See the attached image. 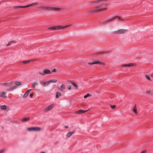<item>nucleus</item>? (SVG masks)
<instances>
[{
	"label": "nucleus",
	"mask_w": 153,
	"mask_h": 153,
	"mask_svg": "<svg viewBox=\"0 0 153 153\" xmlns=\"http://www.w3.org/2000/svg\"><path fill=\"white\" fill-rule=\"evenodd\" d=\"M39 8H42L46 10H55V11H59L60 10V8L55 7H45V6H40L39 7Z\"/></svg>",
	"instance_id": "1"
},
{
	"label": "nucleus",
	"mask_w": 153,
	"mask_h": 153,
	"mask_svg": "<svg viewBox=\"0 0 153 153\" xmlns=\"http://www.w3.org/2000/svg\"><path fill=\"white\" fill-rule=\"evenodd\" d=\"M29 131H38L41 130V128L39 127H31L27 128Z\"/></svg>",
	"instance_id": "2"
},
{
	"label": "nucleus",
	"mask_w": 153,
	"mask_h": 153,
	"mask_svg": "<svg viewBox=\"0 0 153 153\" xmlns=\"http://www.w3.org/2000/svg\"><path fill=\"white\" fill-rule=\"evenodd\" d=\"M38 3L37 2H35V3H32L31 4L27 5L25 6H15L14 7V8H25L26 7H29L30 6H33L34 5H35L38 4Z\"/></svg>",
	"instance_id": "3"
},
{
	"label": "nucleus",
	"mask_w": 153,
	"mask_h": 153,
	"mask_svg": "<svg viewBox=\"0 0 153 153\" xmlns=\"http://www.w3.org/2000/svg\"><path fill=\"white\" fill-rule=\"evenodd\" d=\"M13 84V81H12L10 83L8 82H4V83H1L0 85L3 86H6L8 87H10L11 85H12Z\"/></svg>",
	"instance_id": "4"
},
{
	"label": "nucleus",
	"mask_w": 153,
	"mask_h": 153,
	"mask_svg": "<svg viewBox=\"0 0 153 153\" xmlns=\"http://www.w3.org/2000/svg\"><path fill=\"white\" fill-rule=\"evenodd\" d=\"M89 110V109H88V110H80L78 111H75V114H81L82 113L87 112Z\"/></svg>",
	"instance_id": "5"
},
{
	"label": "nucleus",
	"mask_w": 153,
	"mask_h": 153,
	"mask_svg": "<svg viewBox=\"0 0 153 153\" xmlns=\"http://www.w3.org/2000/svg\"><path fill=\"white\" fill-rule=\"evenodd\" d=\"M127 31V30L121 29L115 32V33L116 34L123 33H126Z\"/></svg>",
	"instance_id": "6"
},
{
	"label": "nucleus",
	"mask_w": 153,
	"mask_h": 153,
	"mask_svg": "<svg viewBox=\"0 0 153 153\" xmlns=\"http://www.w3.org/2000/svg\"><path fill=\"white\" fill-rule=\"evenodd\" d=\"M53 107V105H50L49 106L46 108H45L44 110V112H46L49 111V110L52 109Z\"/></svg>",
	"instance_id": "7"
},
{
	"label": "nucleus",
	"mask_w": 153,
	"mask_h": 153,
	"mask_svg": "<svg viewBox=\"0 0 153 153\" xmlns=\"http://www.w3.org/2000/svg\"><path fill=\"white\" fill-rule=\"evenodd\" d=\"M136 65L135 63H131L127 64H124L122 65V67H131V66H136Z\"/></svg>",
	"instance_id": "8"
},
{
	"label": "nucleus",
	"mask_w": 153,
	"mask_h": 153,
	"mask_svg": "<svg viewBox=\"0 0 153 153\" xmlns=\"http://www.w3.org/2000/svg\"><path fill=\"white\" fill-rule=\"evenodd\" d=\"M115 19H117L120 20H124V19H122V18H121L120 17V16H116L115 17H114L113 18H112L111 19L109 20L108 21H106V22H110L112 20H114Z\"/></svg>",
	"instance_id": "9"
},
{
	"label": "nucleus",
	"mask_w": 153,
	"mask_h": 153,
	"mask_svg": "<svg viewBox=\"0 0 153 153\" xmlns=\"http://www.w3.org/2000/svg\"><path fill=\"white\" fill-rule=\"evenodd\" d=\"M44 73L42 74L41 73H39V74L43 76L45 74H51V72L49 70H45L43 71Z\"/></svg>",
	"instance_id": "10"
},
{
	"label": "nucleus",
	"mask_w": 153,
	"mask_h": 153,
	"mask_svg": "<svg viewBox=\"0 0 153 153\" xmlns=\"http://www.w3.org/2000/svg\"><path fill=\"white\" fill-rule=\"evenodd\" d=\"M70 26V25H68L65 26H56V30H59V29H61L65 28Z\"/></svg>",
	"instance_id": "11"
},
{
	"label": "nucleus",
	"mask_w": 153,
	"mask_h": 153,
	"mask_svg": "<svg viewBox=\"0 0 153 153\" xmlns=\"http://www.w3.org/2000/svg\"><path fill=\"white\" fill-rule=\"evenodd\" d=\"M88 64L89 65H93L94 64H98L101 65H105L104 63L99 61H96L92 63H88Z\"/></svg>",
	"instance_id": "12"
},
{
	"label": "nucleus",
	"mask_w": 153,
	"mask_h": 153,
	"mask_svg": "<svg viewBox=\"0 0 153 153\" xmlns=\"http://www.w3.org/2000/svg\"><path fill=\"white\" fill-rule=\"evenodd\" d=\"M7 94V93L5 92L2 91L0 93V97H2L4 98H7V96L5 95Z\"/></svg>",
	"instance_id": "13"
},
{
	"label": "nucleus",
	"mask_w": 153,
	"mask_h": 153,
	"mask_svg": "<svg viewBox=\"0 0 153 153\" xmlns=\"http://www.w3.org/2000/svg\"><path fill=\"white\" fill-rule=\"evenodd\" d=\"M31 90V89H30L28 90H27L26 92V93L24 94V95L23 96V97L24 98H26L27 97V95H28V94H29V92H30V91Z\"/></svg>",
	"instance_id": "14"
},
{
	"label": "nucleus",
	"mask_w": 153,
	"mask_h": 153,
	"mask_svg": "<svg viewBox=\"0 0 153 153\" xmlns=\"http://www.w3.org/2000/svg\"><path fill=\"white\" fill-rule=\"evenodd\" d=\"M75 132L74 131H73L71 132H70L68 133L66 135V136L67 137H70Z\"/></svg>",
	"instance_id": "15"
},
{
	"label": "nucleus",
	"mask_w": 153,
	"mask_h": 153,
	"mask_svg": "<svg viewBox=\"0 0 153 153\" xmlns=\"http://www.w3.org/2000/svg\"><path fill=\"white\" fill-rule=\"evenodd\" d=\"M68 82L71 83L75 88H77L78 87V85L77 84L73 81L68 80Z\"/></svg>",
	"instance_id": "16"
},
{
	"label": "nucleus",
	"mask_w": 153,
	"mask_h": 153,
	"mask_svg": "<svg viewBox=\"0 0 153 153\" xmlns=\"http://www.w3.org/2000/svg\"><path fill=\"white\" fill-rule=\"evenodd\" d=\"M35 59H32V60H28L27 61H24L22 62L23 63L26 64L29 63L31 61H35Z\"/></svg>",
	"instance_id": "17"
},
{
	"label": "nucleus",
	"mask_w": 153,
	"mask_h": 153,
	"mask_svg": "<svg viewBox=\"0 0 153 153\" xmlns=\"http://www.w3.org/2000/svg\"><path fill=\"white\" fill-rule=\"evenodd\" d=\"M107 9V8H104L101 9L100 10H97V9H95V10H93V12H99V11H100L103 10H106Z\"/></svg>",
	"instance_id": "18"
},
{
	"label": "nucleus",
	"mask_w": 153,
	"mask_h": 153,
	"mask_svg": "<svg viewBox=\"0 0 153 153\" xmlns=\"http://www.w3.org/2000/svg\"><path fill=\"white\" fill-rule=\"evenodd\" d=\"M109 52V51H101V52H98L97 53H95V54L96 55H98V54H103V53H108Z\"/></svg>",
	"instance_id": "19"
},
{
	"label": "nucleus",
	"mask_w": 153,
	"mask_h": 153,
	"mask_svg": "<svg viewBox=\"0 0 153 153\" xmlns=\"http://www.w3.org/2000/svg\"><path fill=\"white\" fill-rule=\"evenodd\" d=\"M61 96V93L59 92H57L56 93V98H59V97Z\"/></svg>",
	"instance_id": "20"
},
{
	"label": "nucleus",
	"mask_w": 153,
	"mask_h": 153,
	"mask_svg": "<svg viewBox=\"0 0 153 153\" xmlns=\"http://www.w3.org/2000/svg\"><path fill=\"white\" fill-rule=\"evenodd\" d=\"M38 85V83L36 82H33L32 84V86H33V88H35L36 86Z\"/></svg>",
	"instance_id": "21"
},
{
	"label": "nucleus",
	"mask_w": 153,
	"mask_h": 153,
	"mask_svg": "<svg viewBox=\"0 0 153 153\" xmlns=\"http://www.w3.org/2000/svg\"><path fill=\"white\" fill-rule=\"evenodd\" d=\"M30 118L29 117L24 118L22 120V122H26L30 120Z\"/></svg>",
	"instance_id": "22"
},
{
	"label": "nucleus",
	"mask_w": 153,
	"mask_h": 153,
	"mask_svg": "<svg viewBox=\"0 0 153 153\" xmlns=\"http://www.w3.org/2000/svg\"><path fill=\"white\" fill-rule=\"evenodd\" d=\"M16 41H15V40H13V41H10L8 43L7 45V46H9L12 43H16Z\"/></svg>",
	"instance_id": "23"
},
{
	"label": "nucleus",
	"mask_w": 153,
	"mask_h": 153,
	"mask_svg": "<svg viewBox=\"0 0 153 153\" xmlns=\"http://www.w3.org/2000/svg\"><path fill=\"white\" fill-rule=\"evenodd\" d=\"M15 84L18 86L20 85H21V83L20 82L16 81L14 82Z\"/></svg>",
	"instance_id": "24"
},
{
	"label": "nucleus",
	"mask_w": 153,
	"mask_h": 153,
	"mask_svg": "<svg viewBox=\"0 0 153 153\" xmlns=\"http://www.w3.org/2000/svg\"><path fill=\"white\" fill-rule=\"evenodd\" d=\"M133 111L134 112L135 114H137V113L136 105H135V106L133 107Z\"/></svg>",
	"instance_id": "25"
},
{
	"label": "nucleus",
	"mask_w": 153,
	"mask_h": 153,
	"mask_svg": "<svg viewBox=\"0 0 153 153\" xmlns=\"http://www.w3.org/2000/svg\"><path fill=\"white\" fill-rule=\"evenodd\" d=\"M91 96V94H89V93H88L87 94V95H85L84 96V98H86L88 97H90Z\"/></svg>",
	"instance_id": "26"
},
{
	"label": "nucleus",
	"mask_w": 153,
	"mask_h": 153,
	"mask_svg": "<svg viewBox=\"0 0 153 153\" xmlns=\"http://www.w3.org/2000/svg\"><path fill=\"white\" fill-rule=\"evenodd\" d=\"M49 81L50 83L51 82L56 83L57 82V80L56 79H52Z\"/></svg>",
	"instance_id": "27"
},
{
	"label": "nucleus",
	"mask_w": 153,
	"mask_h": 153,
	"mask_svg": "<svg viewBox=\"0 0 153 153\" xmlns=\"http://www.w3.org/2000/svg\"><path fill=\"white\" fill-rule=\"evenodd\" d=\"M1 109L2 110H5L7 108V107L5 105H2L1 106Z\"/></svg>",
	"instance_id": "28"
},
{
	"label": "nucleus",
	"mask_w": 153,
	"mask_h": 153,
	"mask_svg": "<svg viewBox=\"0 0 153 153\" xmlns=\"http://www.w3.org/2000/svg\"><path fill=\"white\" fill-rule=\"evenodd\" d=\"M48 29H50V30H56V26L50 27L48 28Z\"/></svg>",
	"instance_id": "29"
},
{
	"label": "nucleus",
	"mask_w": 153,
	"mask_h": 153,
	"mask_svg": "<svg viewBox=\"0 0 153 153\" xmlns=\"http://www.w3.org/2000/svg\"><path fill=\"white\" fill-rule=\"evenodd\" d=\"M60 88L63 90H65V85L64 84H62L60 86Z\"/></svg>",
	"instance_id": "30"
},
{
	"label": "nucleus",
	"mask_w": 153,
	"mask_h": 153,
	"mask_svg": "<svg viewBox=\"0 0 153 153\" xmlns=\"http://www.w3.org/2000/svg\"><path fill=\"white\" fill-rule=\"evenodd\" d=\"M40 83L41 85H44V86L45 85V82L44 81H40Z\"/></svg>",
	"instance_id": "31"
},
{
	"label": "nucleus",
	"mask_w": 153,
	"mask_h": 153,
	"mask_svg": "<svg viewBox=\"0 0 153 153\" xmlns=\"http://www.w3.org/2000/svg\"><path fill=\"white\" fill-rule=\"evenodd\" d=\"M145 77L147 79L149 80L150 81H151V80L150 79V78L149 76L147 75H145Z\"/></svg>",
	"instance_id": "32"
},
{
	"label": "nucleus",
	"mask_w": 153,
	"mask_h": 153,
	"mask_svg": "<svg viewBox=\"0 0 153 153\" xmlns=\"http://www.w3.org/2000/svg\"><path fill=\"white\" fill-rule=\"evenodd\" d=\"M50 81H48V82H45V86H46L47 85H49L50 84Z\"/></svg>",
	"instance_id": "33"
},
{
	"label": "nucleus",
	"mask_w": 153,
	"mask_h": 153,
	"mask_svg": "<svg viewBox=\"0 0 153 153\" xmlns=\"http://www.w3.org/2000/svg\"><path fill=\"white\" fill-rule=\"evenodd\" d=\"M111 107L112 109H114L116 108V106L115 105H111Z\"/></svg>",
	"instance_id": "34"
},
{
	"label": "nucleus",
	"mask_w": 153,
	"mask_h": 153,
	"mask_svg": "<svg viewBox=\"0 0 153 153\" xmlns=\"http://www.w3.org/2000/svg\"><path fill=\"white\" fill-rule=\"evenodd\" d=\"M33 93H31L30 94V96L31 98L33 97Z\"/></svg>",
	"instance_id": "35"
},
{
	"label": "nucleus",
	"mask_w": 153,
	"mask_h": 153,
	"mask_svg": "<svg viewBox=\"0 0 153 153\" xmlns=\"http://www.w3.org/2000/svg\"><path fill=\"white\" fill-rule=\"evenodd\" d=\"M4 150H2L1 151H0V153H2L4 152Z\"/></svg>",
	"instance_id": "36"
},
{
	"label": "nucleus",
	"mask_w": 153,
	"mask_h": 153,
	"mask_svg": "<svg viewBox=\"0 0 153 153\" xmlns=\"http://www.w3.org/2000/svg\"><path fill=\"white\" fill-rule=\"evenodd\" d=\"M13 90V87H11L9 89V90Z\"/></svg>",
	"instance_id": "37"
},
{
	"label": "nucleus",
	"mask_w": 153,
	"mask_h": 153,
	"mask_svg": "<svg viewBox=\"0 0 153 153\" xmlns=\"http://www.w3.org/2000/svg\"><path fill=\"white\" fill-rule=\"evenodd\" d=\"M71 89V86H69L68 87V89L69 90H70Z\"/></svg>",
	"instance_id": "38"
},
{
	"label": "nucleus",
	"mask_w": 153,
	"mask_h": 153,
	"mask_svg": "<svg viewBox=\"0 0 153 153\" xmlns=\"http://www.w3.org/2000/svg\"><path fill=\"white\" fill-rule=\"evenodd\" d=\"M146 92L148 94H150L151 92L149 91H146Z\"/></svg>",
	"instance_id": "39"
},
{
	"label": "nucleus",
	"mask_w": 153,
	"mask_h": 153,
	"mask_svg": "<svg viewBox=\"0 0 153 153\" xmlns=\"http://www.w3.org/2000/svg\"><path fill=\"white\" fill-rule=\"evenodd\" d=\"M13 89H15L17 87L16 86H13Z\"/></svg>",
	"instance_id": "40"
},
{
	"label": "nucleus",
	"mask_w": 153,
	"mask_h": 153,
	"mask_svg": "<svg viewBox=\"0 0 153 153\" xmlns=\"http://www.w3.org/2000/svg\"><path fill=\"white\" fill-rule=\"evenodd\" d=\"M56 71V69H54L53 70L52 72H55Z\"/></svg>",
	"instance_id": "41"
},
{
	"label": "nucleus",
	"mask_w": 153,
	"mask_h": 153,
	"mask_svg": "<svg viewBox=\"0 0 153 153\" xmlns=\"http://www.w3.org/2000/svg\"><path fill=\"white\" fill-rule=\"evenodd\" d=\"M64 127L65 128H68V126H65Z\"/></svg>",
	"instance_id": "42"
},
{
	"label": "nucleus",
	"mask_w": 153,
	"mask_h": 153,
	"mask_svg": "<svg viewBox=\"0 0 153 153\" xmlns=\"http://www.w3.org/2000/svg\"><path fill=\"white\" fill-rule=\"evenodd\" d=\"M151 76L152 77H153V73L151 75Z\"/></svg>",
	"instance_id": "43"
},
{
	"label": "nucleus",
	"mask_w": 153,
	"mask_h": 153,
	"mask_svg": "<svg viewBox=\"0 0 153 153\" xmlns=\"http://www.w3.org/2000/svg\"><path fill=\"white\" fill-rule=\"evenodd\" d=\"M41 153H45L44 152H42Z\"/></svg>",
	"instance_id": "44"
},
{
	"label": "nucleus",
	"mask_w": 153,
	"mask_h": 153,
	"mask_svg": "<svg viewBox=\"0 0 153 153\" xmlns=\"http://www.w3.org/2000/svg\"><path fill=\"white\" fill-rule=\"evenodd\" d=\"M61 91H62V90H61Z\"/></svg>",
	"instance_id": "45"
}]
</instances>
